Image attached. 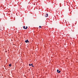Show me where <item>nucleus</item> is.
I'll return each mask as SVG.
<instances>
[{
  "mask_svg": "<svg viewBox=\"0 0 78 78\" xmlns=\"http://www.w3.org/2000/svg\"><path fill=\"white\" fill-rule=\"evenodd\" d=\"M9 67H11V64H9Z\"/></svg>",
  "mask_w": 78,
  "mask_h": 78,
  "instance_id": "39448f33",
  "label": "nucleus"
},
{
  "mask_svg": "<svg viewBox=\"0 0 78 78\" xmlns=\"http://www.w3.org/2000/svg\"><path fill=\"white\" fill-rule=\"evenodd\" d=\"M25 42H26V43H28V42L29 43V41H28V40H27L26 41H25Z\"/></svg>",
  "mask_w": 78,
  "mask_h": 78,
  "instance_id": "f03ea898",
  "label": "nucleus"
},
{
  "mask_svg": "<svg viewBox=\"0 0 78 78\" xmlns=\"http://www.w3.org/2000/svg\"><path fill=\"white\" fill-rule=\"evenodd\" d=\"M31 66H32V67H34V66H33V64H31Z\"/></svg>",
  "mask_w": 78,
  "mask_h": 78,
  "instance_id": "423d86ee",
  "label": "nucleus"
},
{
  "mask_svg": "<svg viewBox=\"0 0 78 78\" xmlns=\"http://www.w3.org/2000/svg\"><path fill=\"white\" fill-rule=\"evenodd\" d=\"M23 28L24 29H25V30H27V28H28V27L27 26H26V28H25V26H24L23 27Z\"/></svg>",
  "mask_w": 78,
  "mask_h": 78,
  "instance_id": "f257e3e1",
  "label": "nucleus"
},
{
  "mask_svg": "<svg viewBox=\"0 0 78 78\" xmlns=\"http://www.w3.org/2000/svg\"><path fill=\"white\" fill-rule=\"evenodd\" d=\"M57 72H58V73H60V72H61V71H59V70L57 69Z\"/></svg>",
  "mask_w": 78,
  "mask_h": 78,
  "instance_id": "7ed1b4c3",
  "label": "nucleus"
},
{
  "mask_svg": "<svg viewBox=\"0 0 78 78\" xmlns=\"http://www.w3.org/2000/svg\"><path fill=\"white\" fill-rule=\"evenodd\" d=\"M31 65H30V64H29V66H31Z\"/></svg>",
  "mask_w": 78,
  "mask_h": 78,
  "instance_id": "6e6552de",
  "label": "nucleus"
},
{
  "mask_svg": "<svg viewBox=\"0 0 78 78\" xmlns=\"http://www.w3.org/2000/svg\"><path fill=\"white\" fill-rule=\"evenodd\" d=\"M46 15H45V17H48V14L47 13L46 14Z\"/></svg>",
  "mask_w": 78,
  "mask_h": 78,
  "instance_id": "20e7f679",
  "label": "nucleus"
},
{
  "mask_svg": "<svg viewBox=\"0 0 78 78\" xmlns=\"http://www.w3.org/2000/svg\"><path fill=\"white\" fill-rule=\"evenodd\" d=\"M39 28H41V26H39Z\"/></svg>",
  "mask_w": 78,
  "mask_h": 78,
  "instance_id": "0eeeda50",
  "label": "nucleus"
}]
</instances>
